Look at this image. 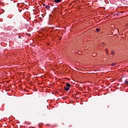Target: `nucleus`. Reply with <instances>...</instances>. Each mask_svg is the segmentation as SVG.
Listing matches in <instances>:
<instances>
[{
	"mask_svg": "<svg viewBox=\"0 0 128 128\" xmlns=\"http://www.w3.org/2000/svg\"><path fill=\"white\" fill-rule=\"evenodd\" d=\"M64 89L66 91H68L70 90V88L64 86Z\"/></svg>",
	"mask_w": 128,
	"mask_h": 128,
	"instance_id": "f257e3e1",
	"label": "nucleus"
},
{
	"mask_svg": "<svg viewBox=\"0 0 128 128\" xmlns=\"http://www.w3.org/2000/svg\"><path fill=\"white\" fill-rule=\"evenodd\" d=\"M66 86L67 88H70V83H68V82H67L66 84Z\"/></svg>",
	"mask_w": 128,
	"mask_h": 128,
	"instance_id": "f03ea898",
	"label": "nucleus"
},
{
	"mask_svg": "<svg viewBox=\"0 0 128 128\" xmlns=\"http://www.w3.org/2000/svg\"><path fill=\"white\" fill-rule=\"evenodd\" d=\"M62 0H54V2L56 3H60Z\"/></svg>",
	"mask_w": 128,
	"mask_h": 128,
	"instance_id": "7ed1b4c3",
	"label": "nucleus"
},
{
	"mask_svg": "<svg viewBox=\"0 0 128 128\" xmlns=\"http://www.w3.org/2000/svg\"><path fill=\"white\" fill-rule=\"evenodd\" d=\"M46 8L47 10L50 9V6H48V5L46 6Z\"/></svg>",
	"mask_w": 128,
	"mask_h": 128,
	"instance_id": "20e7f679",
	"label": "nucleus"
},
{
	"mask_svg": "<svg viewBox=\"0 0 128 128\" xmlns=\"http://www.w3.org/2000/svg\"><path fill=\"white\" fill-rule=\"evenodd\" d=\"M96 31L97 32H98L100 31V29L98 28H96Z\"/></svg>",
	"mask_w": 128,
	"mask_h": 128,
	"instance_id": "39448f33",
	"label": "nucleus"
},
{
	"mask_svg": "<svg viewBox=\"0 0 128 128\" xmlns=\"http://www.w3.org/2000/svg\"><path fill=\"white\" fill-rule=\"evenodd\" d=\"M124 83L126 84H128V81L126 80L125 82H124Z\"/></svg>",
	"mask_w": 128,
	"mask_h": 128,
	"instance_id": "423d86ee",
	"label": "nucleus"
},
{
	"mask_svg": "<svg viewBox=\"0 0 128 128\" xmlns=\"http://www.w3.org/2000/svg\"><path fill=\"white\" fill-rule=\"evenodd\" d=\"M104 46V43H102L100 44V46Z\"/></svg>",
	"mask_w": 128,
	"mask_h": 128,
	"instance_id": "0eeeda50",
	"label": "nucleus"
},
{
	"mask_svg": "<svg viewBox=\"0 0 128 128\" xmlns=\"http://www.w3.org/2000/svg\"><path fill=\"white\" fill-rule=\"evenodd\" d=\"M116 63L114 62V63H112V66H114V65H116Z\"/></svg>",
	"mask_w": 128,
	"mask_h": 128,
	"instance_id": "6e6552de",
	"label": "nucleus"
},
{
	"mask_svg": "<svg viewBox=\"0 0 128 128\" xmlns=\"http://www.w3.org/2000/svg\"><path fill=\"white\" fill-rule=\"evenodd\" d=\"M114 54V52L113 51H112V54Z\"/></svg>",
	"mask_w": 128,
	"mask_h": 128,
	"instance_id": "1a4fd4ad",
	"label": "nucleus"
},
{
	"mask_svg": "<svg viewBox=\"0 0 128 128\" xmlns=\"http://www.w3.org/2000/svg\"><path fill=\"white\" fill-rule=\"evenodd\" d=\"M43 6H46V4H43Z\"/></svg>",
	"mask_w": 128,
	"mask_h": 128,
	"instance_id": "9d476101",
	"label": "nucleus"
},
{
	"mask_svg": "<svg viewBox=\"0 0 128 128\" xmlns=\"http://www.w3.org/2000/svg\"><path fill=\"white\" fill-rule=\"evenodd\" d=\"M62 40V38H60V40Z\"/></svg>",
	"mask_w": 128,
	"mask_h": 128,
	"instance_id": "9b49d317",
	"label": "nucleus"
},
{
	"mask_svg": "<svg viewBox=\"0 0 128 128\" xmlns=\"http://www.w3.org/2000/svg\"><path fill=\"white\" fill-rule=\"evenodd\" d=\"M93 56H96V55H94V56L93 55Z\"/></svg>",
	"mask_w": 128,
	"mask_h": 128,
	"instance_id": "f8f14e48",
	"label": "nucleus"
},
{
	"mask_svg": "<svg viewBox=\"0 0 128 128\" xmlns=\"http://www.w3.org/2000/svg\"><path fill=\"white\" fill-rule=\"evenodd\" d=\"M108 54V53L107 52V54Z\"/></svg>",
	"mask_w": 128,
	"mask_h": 128,
	"instance_id": "ddd939ff",
	"label": "nucleus"
}]
</instances>
